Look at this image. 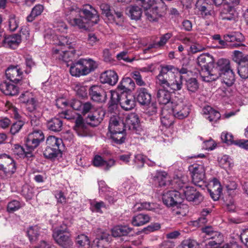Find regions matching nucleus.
Returning <instances> with one entry per match:
<instances>
[{"instance_id": "obj_42", "label": "nucleus", "mask_w": 248, "mask_h": 248, "mask_svg": "<svg viewBox=\"0 0 248 248\" xmlns=\"http://www.w3.org/2000/svg\"><path fill=\"white\" fill-rule=\"evenodd\" d=\"M219 77L222 78V82L227 86H231L234 81V74L232 70L221 74Z\"/></svg>"}, {"instance_id": "obj_39", "label": "nucleus", "mask_w": 248, "mask_h": 248, "mask_svg": "<svg viewBox=\"0 0 248 248\" xmlns=\"http://www.w3.org/2000/svg\"><path fill=\"white\" fill-rule=\"evenodd\" d=\"M172 33L168 32L165 33L160 37L159 41L156 43L150 45L147 48L143 50V53H146L150 49L152 48H156L159 46H164L168 41L171 37Z\"/></svg>"}, {"instance_id": "obj_49", "label": "nucleus", "mask_w": 248, "mask_h": 248, "mask_svg": "<svg viewBox=\"0 0 248 248\" xmlns=\"http://www.w3.org/2000/svg\"><path fill=\"white\" fill-rule=\"evenodd\" d=\"M186 85L189 92L195 93L199 89V83L195 78H190L186 81Z\"/></svg>"}, {"instance_id": "obj_33", "label": "nucleus", "mask_w": 248, "mask_h": 248, "mask_svg": "<svg viewBox=\"0 0 248 248\" xmlns=\"http://www.w3.org/2000/svg\"><path fill=\"white\" fill-rule=\"evenodd\" d=\"M217 66L213 69H216L215 72L219 74L226 72L227 71L232 70L230 61L226 59H220L218 60L217 63Z\"/></svg>"}, {"instance_id": "obj_35", "label": "nucleus", "mask_w": 248, "mask_h": 248, "mask_svg": "<svg viewBox=\"0 0 248 248\" xmlns=\"http://www.w3.org/2000/svg\"><path fill=\"white\" fill-rule=\"evenodd\" d=\"M174 118L175 117L173 113L171 114L165 109L162 110V116L160 118L161 122L162 124L166 127H169L173 124Z\"/></svg>"}, {"instance_id": "obj_47", "label": "nucleus", "mask_w": 248, "mask_h": 248, "mask_svg": "<svg viewBox=\"0 0 248 248\" xmlns=\"http://www.w3.org/2000/svg\"><path fill=\"white\" fill-rule=\"evenodd\" d=\"M44 10V7L41 4L36 5L32 9L31 12L29 16L27 17L28 22L32 21L34 18L40 15Z\"/></svg>"}, {"instance_id": "obj_56", "label": "nucleus", "mask_w": 248, "mask_h": 248, "mask_svg": "<svg viewBox=\"0 0 248 248\" xmlns=\"http://www.w3.org/2000/svg\"><path fill=\"white\" fill-rule=\"evenodd\" d=\"M202 232L209 236V238L215 239L220 236V233L214 230L211 226H206L202 229Z\"/></svg>"}, {"instance_id": "obj_2", "label": "nucleus", "mask_w": 248, "mask_h": 248, "mask_svg": "<svg viewBox=\"0 0 248 248\" xmlns=\"http://www.w3.org/2000/svg\"><path fill=\"white\" fill-rule=\"evenodd\" d=\"M158 75L156 77V83L160 86L173 91H178L183 87L184 76L175 74L177 68L172 65H161Z\"/></svg>"}, {"instance_id": "obj_16", "label": "nucleus", "mask_w": 248, "mask_h": 248, "mask_svg": "<svg viewBox=\"0 0 248 248\" xmlns=\"http://www.w3.org/2000/svg\"><path fill=\"white\" fill-rule=\"evenodd\" d=\"M105 113L101 108H95L87 117L89 124L93 126L98 125L103 120Z\"/></svg>"}, {"instance_id": "obj_26", "label": "nucleus", "mask_w": 248, "mask_h": 248, "mask_svg": "<svg viewBox=\"0 0 248 248\" xmlns=\"http://www.w3.org/2000/svg\"><path fill=\"white\" fill-rule=\"evenodd\" d=\"M137 101L142 105H148L151 101V95L145 88H140L137 90Z\"/></svg>"}, {"instance_id": "obj_52", "label": "nucleus", "mask_w": 248, "mask_h": 248, "mask_svg": "<svg viewBox=\"0 0 248 248\" xmlns=\"http://www.w3.org/2000/svg\"><path fill=\"white\" fill-rule=\"evenodd\" d=\"M40 142V141L28 136L26 141V150L32 153V151L39 146Z\"/></svg>"}, {"instance_id": "obj_19", "label": "nucleus", "mask_w": 248, "mask_h": 248, "mask_svg": "<svg viewBox=\"0 0 248 248\" xmlns=\"http://www.w3.org/2000/svg\"><path fill=\"white\" fill-rule=\"evenodd\" d=\"M124 124L125 130L127 128L130 130L137 132L140 128V122L139 117L134 113L129 114L126 117Z\"/></svg>"}, {"instance_id": "obj_12", "label": "nucleus", "mask_w": 248, "mask_h": 248, "mask_svg": "<svg viewBox=\"0 0 248 248\" xmlns=\"http://www.w3.org/2000/svg\"><path fill=\"white\" fill-rule=\"evenodd\" d=\"M89 95L91 99L98 103L105 102L107 100V94L103 85H93L89 89Z\"/></svg>"}, {"instance_id": "obj_50", "label": "nucleus", "mask_w": 248, "mask_h": 248, "mask_svg": "<svg viewBox=\"0 0 248 248\" xmlns=\"http://www.w3.org/2000/svg\"><path fill=\"white\" fill-rule=\"evenodd\" d=\"M111 138L113 141L117 144H122L124 142L125 140V133L124 131H114L110 132Z\"/></svg>"}, {"instance_id": "obj_1", "label": "nucleus", "mask_w": 248, "mask_h": 248, "mask_svg": "<svg viewBox=\"0 0 248 248\" xmlns=\"http://www.w3.org/2000/svg\"><path fill=\"white\" fill-rule=\"evenodd\" d=\"M65 15L71 25L79 29H85L87 24L93 26L99 21L97 11L90 5L80 9L74 4L66 10Z\"/></svg>"}, {"instance_id": "obj_5", "label": "nucleus", "mask_w": 248, "mask_h": 248, "mask_svg": "<svg viewBox=\"0 0 248 248\" xmlns=\"http://www.w3.org/2000/svg\"><path fill=\"white\" fill-rule=\"evenodd\" d=\"M46 147L43 152L46 158L54 159L61 153V148L63 147L62 139L55 136H49L46 140Z\"/></svg>"}, {"instance_id": "obj_6", "label": "nucleus", "mask_w": 248, "mask_h": 248, "mask_svg": "<svg viewBox=\"0 0 248 248\" xmlns=\"http://www.w3.org/2000/svg\"><path fill=\"white\" fill-rule=\"evenodd\" d=\"M70 234L66 225L63 224L54 229L53 237L56 242L64 248H70L73 244Z\"/></svg>"}, {"instance_id": "obj_48", "label": "nucleus", "mask_w": 248, "mask_h": 248, "mask_svg": "<svg viewBox=\"0 0 248 248\" xmlns=\"http://www.w3.org/2000/svg\"><path fill=\"white\" fill-rule=\"evenodd\" d=\"M4 168L0 170H3L5 173H13L16 170V163L12 158L8 159L7 161H5Z\"/></svg>"}, {"instance_id": "obj_31", "label": "nucleus", "mask_w": 248, "mask_h": 248, "mask_svg": "<svg viewBox=\"0 0 248 248\" xmlns=\"http://www.w3.org/2000/svg\"><path fill=\"white\" fill-rule=\"evenodd\" d=\"M154 179L158 183L160 186L170 185L171 183L168 178V174L163 170H156Z\"/></svg>"}, {"instance_id": "obj_7", "label": "nucleus", "mask_w": 248, "mask_h": 248, "mask_svg": "<svg viewBox=\"0 0 248 248\" xmlns=\"http://www.w3.org/2000/svg\"><path fill=\"white\" fill-rule=\"evenodd\" d=\"M171 112L175 118L183 119L187 117L190 112V106L187 101L183 98L177 100L173 99L171 102Z\"/></svg>"}, {"instance_id": "obj_30", "label": "nucleus", "mask_w": 248, "mask_h": 248, "mask_svg": "<svg viewBox=\"0 0 248 248\" xmlns=\"http://www.w3.org/2000/svg\"><path fill=\"white\" fill-rule=\"evenodd\" d=\"M188 180L186 176H182L181 177H177L174 178L172 181L171 182L170 185L172 186L174 190L179 191L183 193V190L186 189V187L188 186L187 183Z\"/></svg>"}, {"instance_id": "obj_57", "label": "nucleus", "mask_w": 248, "mask_h": 248, "mask_svg": "<svg viewBox=\"0 0 248 248\" xmlns=\"http://www.w3.org/2000/svg\"><path fill=\"white\" fill-rule=\"evenodd\" d=\"M248 55H244L243 53L238 50H234L233 52L232 59L236 62L238 63V65L241 64L242 61H244L245 59L248 58Z\"/></svg>"}, {"instance_id": "obj_45", "label": "nucleus", "mask_w": 248, "mask_h": 248, "mask_svg": "<svg viewBox=\"0 0 248 248\" xmlns=\"http://www.w3.org/2000/svg\"><path fill=\"white\" fill-rule=\"evenodd\" d=\"M13 152L15 154L17 155L20 157H26L30 158L33 156V154L30 153L26 148L24 149L19 145H15L13 149Z\"/></svg>"}, {"instance_id": "obj_24", "label": "nucleus", "mask_w": 248, "mask_h": 248, "mask_svg": "<svg viewBox=\"0 0 248 248\" xmlns=\"http://www.w3.org/2000/svg\"><path fill=\"white\" fill-rule=\"evenodd\" d=\"M135 88V84L132 79L126 77L123 78L118 86L117 90L121 93L132 92Z\"/></svg>"}, {"instance_id": "obj_22", "label": "nucleus", "mask_w": 248, "mask_h": 248, "mask_svg": "<svg viewBox=\"0 0 248 248\" xmlns=\"http://www.w3.org/2000/svg\"><path fill=\"white\" fill-rule=\"evenodd\" d=\"M208 191L214 201H216L219 199L222 192V188L220 183L217 179H214L211 182L208 188Z\"/></svg>"}, {"instance_id": "obj_29", "label": "nucleus", "mask_w": 248, "mask_h": 248, "mask_svg": "<svg viewBox=\"0 0 248 248\" xmlns=\"http://www.w3.org/2000/svg\"><path fill=\"white\" fill-rule=\"evenodd\" d=\"M171 93L166 89H159L156 93V99L160 104H171Z\"/></svg>"}, {"instance_id": "obj_4", "label": "nucleus", "mask_w": 248, "mask_h": 248, "mask_svg": "<svg viewBox=\"0 0 248 248\" xmlns=\"http://www.w3.org/2000/svg\"><path fill=\"white\" fill-rule=\"evenodd\" d=\"M97 62L91 59H80L73 62L70 68L72 76L79 77L93 71L97 67Z\"/></svg>"}, {"instance_id": "obj_41", "label": "nucleus", "mask_w": 248, "mask_h": 248, "mask_svg": "<svg viewBox=\"0 0 248 248\" xmlns=\"http://www.w3.org/2000/svg\"><path fill=\"white\" fill-rule=\"evenodd\" d=\"M120 105L124 110L128 111L134 108L135 106V101L132 96H126L121 99Z\"/></svg>"}, {"instance_id": "obj_14", "label": "nucleus", "mask_w": 248, "mask_h": 248, "mask_svg": "<svg viewBox=\"0 0 248 248\" xmlns=\"http://www.w3.org/2000/svg\"><path fill=\"white\" fill-rule=\"evenodd\" d=\"M230 3H223V8L220 12V16L222 20L230 21L236 20L238 16V14L230 4Z\"/></svg>"}, {"instance_id": "obj_58", "label": "nucleus", "mask_w": 248, "mask_h": 248, "mask_svg": "<svg viewBox=\"0 0 248 248\" xmlns=\"http://www.w3.org/2000/svg\"><path fill=\"white\" fill-rule=\"evenodd\" d=\"M132 154L130 152H126L118 156V160L121 162V163H124L128 165H131L132 159L131 156Z\"/></svg>"}, {"instance_id": "obj_38", "label": "nucleus", "mask_w": 248, "mask_h": 248, "mask_svg": "<svg viewBox=\"0 0 248 248\" xmlns=\"http://www.w3.org/2000/svg\"><path fill=\"white\" fill-rule=\"evenodd\" d=\"M56 37L57 40L54 43L56 46L54 48H58L59 49L68 48V49H71V48H73L71 42L67 37L64 36H60Z\"/></svg>"}, {"instance_id": "obj_51", "label": "nucleus", "mask_w": 248, "mask_h": 248, "mask_svg": "<svg viewBox=\"0 0 248 248\" xmlns=\"http://www.w3.org/2000/svg\"><path fill=\"white\" fill-rule=\"evenodd\" d=\"M219 164L224 169H228L233 166L232 159L227 155H224L219 160Z\"/></svg>"}, {"instance_id": "obj_25", "label": "nucleus", "mask_w": 248, "mask_h": 248, "mask_svg": "<svg viewBox=\"0 0 248 248\" xmlns=\"http://www.w3.org/2000/svg\"><path fill=\"white\" fill-rule=\"evenodd\" d=\"M74 128L79 136L86 137L90 134L88 125L83 122L82 119L80 117L76 118Z\"/></svg>"}, {"instance_id": "obj_43", "label": "nucleus", "mask_w": 248, "mask_h": 248, "mask_svg": "<svg viewBox=\"0 0 248 248\" xmlns=\"http://www.w3.org/2000/svg\"><path fill=\"white\" fill-rule=\"evenodd\" d=\"M237 70L238 73L241 78L246 79L248 78V58H246L238 65Z\"/></svg>"}, {"instance_id": "obj_62", "label": "nucleus", "mask_w": 248, "mask_h": 248, "mask_svg": "<svg viewBox=\"0 0 248 248\" xmlns=\"http://www.w3.org/2000/svg\"><path fill=\"white\" fill-rule=\"evenodd\" d=\"M100 9L102 11V13L108 18V20H114V15L112 14L110 12L109 6L106 3L101 4Z\"/></svg>"}, {"instance_id": "obj_17", "label": "nucleus", "mask_w": 248, "mask_h": 248, "mask_svg": "<svg viewBox=\"0 0 248 248\" xmlns=\"http://www.w3.org/2000/svg\"><path fill=\"white\" fill-rule=\"evenodd\" d=\"M5 75L10 81L17 83L22 78L23 72L18 65L11 66L6 70Z\"/></svg>"}, {"instance_id": "obj_23", "label": "nucleus", "mask_w": 248, "mask_h": 248, "mask_svg": "<svg viewBox=\"0 0 248 248\" xmlns=\"http://www.w3.org/2000/svg\"><path fill=\"white\" fill-rule=\"evenodd\" d=\"M94 166L100 167L105 170H108L115 165V161L113 159L105 160L100 155H96L93 160Z\"/></svg>"}, {"instance_id": "obj_64", "label": "nucleus", "mask_w": 248, "mask_h": 248, "mask_svg": "<svg viewBox=\"0 0 248 248\" xmlns=\"http://www.w3.org/2000/svg\"><path fill=\"white\" fill-rule=\"evenodd\" d=\"M28 137H31V138H32L33 139L37 140L38 141L40 142L43 141L45 139V136L42 131L39 130H34L31 133L29 134Z\"/></svg>"}, {"instance_id": "obj_10", "label": "nucleus", "mask_w": 248, "mask_h": 248, "mask_svg": "<svg viewBox=\"0 0 248 248\" xmlns=\"http://www.w3.org/2000/svg\"><path fill=\"white\" fill-rule=\"evenodd\" d=\"M195 10L198 14L204 18L214 16L215 15L213 5L208 0H198L195 4Z\"/></svg>"}, {"instance_id": "obj_3", "label": "nucleus", "mask_w": 248, "mask_h": 248, "mask_svg": "<svg viewBox=\"0 0 248 248\" xmlns=\"http://www.w3.org/2000/svg\"><path fill=\"white\" fill-rule=\"evenodd\" d=\"M197 63L201 67L200 75L202 80L211 82L219 78V74L215 72L213 69L214 59L208 53L202 54L197 58Z\"/></svg>"}, {"instance_id": "obj_8", "label": "nucleus", "mask_w": 248, "mask_h": 248, "mask_svg": "<svg viewBox=\"0 0 248 248\" xmlns=\"http://www.w3.org/2000/svg\"><path fill=\"white\" fill-rule=\"evenodd\" d=\"M142 7L145 9L147 19L150 21H155L161 16L158 10L155 0H140Z\"/></svg>"}, {"instance_id": "obj_55", "label": "nucleus", "mask_w": 248, "mask_h": 248, "mask_svg": "<svg viewBox=\"0 0 248 248\" xmlns=\"http://www.w3.org/2000/svg\"><path fill=\"white\" fill-rule=\"evenodd\" d=\"M76 243L79 247H88L90 245V241L87 235L81 234L77 237Z\"/></svg>"}, {"instance_id": "obj_32", "label": "nucleus", "mask_w": 248, "mask_h": 248, "mask_svg": "<svg viewBox=\"0 0 248 248\" xmlns=\"http://www.w3.org/2000/svg\"><path fill=\"white\" fill-rule=\"evenodd\" d=\"M0 90L6 95L13 96L18 93L17 87L7 82H3L0 84Z\"/></svg>"}, {"instance_id": "obj_37", "label": "nucleus", "mask_w": 248, "mask_h": 248, "mask_svg": "<svg viewBox=\"0 0 248 248\" xmlns=\"http://www.w3.org/2000/svg\"><path fill=\"white\" fill-rule=\"evenodd\" d=\"M63 122L61 119L54 118L47 123V128L54 132H59L62 128Z\"/></svg>"}, {"instance_id": "obj_44", "label": "nucleus", "mask_w": 248, "mask_h": 248, "mask_svg": "<svg viewBox=\"0 0 248 248\" xmlns=\"http://www.w3.org/2000/svg\"><path fill=\"white\" fill-rule=\"evenodd\" d=\"M173 208V214L180 215L182 217L186 216L189 211L188 205L186 204H182L181 202L175 205V207Z\"/></svg>"}, {"instance_id": "obj_13", "label": "nucleus", "mask_w": 248, "mask_h": 248, "mask_svg": "<svg viewBox=\"0 0 248 248\" xmlns=\"http://www.w3.org/2000/svg\"><path fill=\"white\" fill-rule=\"evenodd\" d=\"M183 198L185 197L186 200L193 202L195 204H198L203 200V197L194 187L186 186V189L183 190L181 194Z\"/></svg>"}, {"instance_id": "obj_40", "label": "nucleus", "mask_w": 248, "mask_h": 248, "mask_svg": "<svg viewBox=\"0 0 248 248\" xmlns=\"http://www.w3.org/2000/svg\"><path fill=\"white\" fill-rule=\"evenodd\" d=\"M150 221L149 216L143 214H139L133 217L132 220V224L135 226L143 225Z\"/></svg>"}, {"instance_id": "obj_18", "label": "nucleus", "mask_w": 248, "mask_h": 248, "mask_svg": "<svg viewBox=\"0 0 248 248\" xmlns=\"http://www.w3.org/2000/svg\"><path fill=\"white\" fill-rule=\"evenodd\" d=\"M108 129L110 132L114 131H124V124L123 120L117 114H113L110 116Z\"/></svg>"}, {"instance_id": "obj_21", "label": "nucleus", "mask_w": 248, "mask_h": 248, "mask_svg": "<svg viewBox=\"0 0 248 248\" xmlns=\"http://www.w3.org/2000/svg\"><path fill=\"white\" fill-rule=\"evenodd\" d=\"M224 40L227 42L233 43L230 46L232 47H237L244 46L242 42L244 41V37L239 32H233L224 35Z\"/></svg>"}, {"instance_id": "obj_46", "label": "nucleus", "mask_w": 248, "mask_h": 248, "mask_svg": "<svg viewBox=\"0 0 248 248\" xmlns=\"http://www.w3.org/2000/svg\"><path fill=\"white\" fill-rule=\"evenodd\" d=\"M40 228L37 225L31 226L27 231V234L30 241L35 240L40 235Z\"/></svg>"}, {"instance_id": "obj_59", "label": "nucleus", "mask_w": 248, "mask_h": 248, "mask_svg": "<svg viewBox=\"0 0 248 248\" xmlns=\"http://www.w3.org/2000/svg\"><path fill=\"white\" fill-rule=\"evenodd\" d=\"M123 186L126 190L129 192V194L133 193L136 189L137 186L135 182L130 180L125 181L123 183Z\"/></svg>"}, {"instance_id": "obj_27", "label": "nucleus", "mask_w": 248, "mask_h": 248, "mask_svg": "<svg viewBox=\"0 0 248 248\" xmlns=\"http://www.w3.org/2000/svg\"><path fill=\"white\" fill-rule=\"evenodd\" d=\"M21 41L20 35L16 34L5 37L3 40V44L6 47L15 49L17 47Z\"/></svg>"}, {"instance_id": "obj_34", "label": "nucleus", "mask_w": 248, "mask_h": 248, "mask_svg": "<svg viewBox=\"0 0 248 248\" xmlns=\"http://www.w3.org/2000/svg\"><path fill=\"white\" fill-rule=\"evenodd\" d=\"M111 236L106 232H100L97 237L94 240L93 243L98 247L105 248L106 244L111 240Z\"/></svg>"}, {"instance_id": "obj_54", "label": "nucleus", "mask_w": 248, "mask_h": 248, "mask_svg": "<svg viewBox=\"0 0 248 248\" xmlns=\"http://www.w3.org/2000/svg\"><path fill=\"white\" fill-rule=\"evenodd\" d=\"M146 158L141 154H137L134 156L133 159H132L131 165H135L137 168H141L145 163Z\"/></svg>"}, {"instance_id": "obj_60", "label": "nucleus", "mask_w": 248, "mask_h": 248, "mask_svg": "<svg viewBox=\"0 0 248 248\" xmlns=\"http://www.w3.org/2000/svg\"><path fill=\"white\" fill-rule=\"evenodd\" d=\"M21 207L20 202L17 200H13L9 202L7 206V210L8 212H14Z\"/></svg>"}, {"instance_id": "obj_36", "label": "nucleus", "mask_w": 248, "mask_h": 248, "mask_svg": "<svg viewBox=\"0 0 248 248\" xmlns=\"http://www.w3.org/2000/svg\"><path fill=\"white\" fill-rule=\"evenodd\" d=\"M126 13L132 19L138 20L142 15V10L139 6L131 5L126 9Z\"/></svg>"}, {"instance_id": "obj_28", "label": "nucleus", "mask_w": 248, "mask_h": 248, "mask_svg": "<svg viewBox=\"0 0 248 248\" xmlns=\"http://www.w3.org/2000/svg\"><path fill=\"white\" fill-rule=\"evenodd\" d=\"M203 114L205 118L211 122H216L220 118L219 112L210 106L204 107L202 109Z\"/></svg>"}, {"instance_id": "obj_63", "label": "nucleus", "mask_w": 248, "mask_h": 248, "mask_svg": "<svg viewBox=\"0 0 248 248\" xmlns=\"http://www.w3.org/2000/svg\"><path fill=\"white\" fill-rule=\"evenodd\" d=\"M53 27L55 31L61 32H66L67 30V27L66 24L62 21H58L55 22Z\"/></svg>"}, {"instance_id": "obj_53", "label": "nucleus", "mask_w": 248, "mask_h": 248, "mask_svg": "<svg viewBox=\"0 0 248 248\" xmlns=\"http://www.w3.org/2000/svg\"><path fill=\"white\" fill-rule=\"evenodd\" d=\"M157 207V205L154 203H150L147 202H144L140 203H137L135 205V208L139 210H154Z\"/></svg>"}, {"instance_id": "obj_61", "label": "nucleus", "mask_w": 248, "mask_h": 248, "mask_svg": "<svg viewBox=\"0 0 248 248\" xmlns=\"http://www.w3.org/2000/svg\"><path fill=\"white\" fill-rule=\"evenodd\" d=\"M105 204L103 202H93L91 203V209L93 212L102 213L101 208H105Z\"/></svg>"}, {"instance_id": "obj_20", "label": "nucleus", "mask_w": 248, "mask_h": 248, "mask_svg": "<svg viewBox=\"0 0 248 248\" xmlns=\"http://www.w3.org/2000/svg\"><path fill=\"white\" fill-rule=\"evenodd\" d=\"M118 80L117 74L113 70H107L103 72L100 76V81L102 83H107L111 86L115 85Z\"/></svg>"}, {"instance_id": "obj_9", "label": "nucleus", "mask_w": 248, "mask_h": 248, "mask_svg": "<svg viewBox=\"0 0 248 248\" xmlns=\"http://www.w3.org/2000/svg\"><path fill=\"white\" fill-rule=\"evenodd\" d=\"M192 182L196 186L202 187L204 183L205 168L202 164H193L189 167Z\"/></svg>"}, {"instance_id": "obj_15", "label": "nucleus", "mask_w": 248, "mask_h": 248, "mask_svg": "<svg viewBox=\"0 0 248 248\" xmlns=\"http://www.w3.org/2000/svg\"><path fill=\"white\" fill-rule=\"evenodd\" d=\"M68 48H53V56L56 59L63 61L65 62H68L72 60L75 53V50L71 48V49L67 50Z\"/></svg>"}, {"instance_id": "obj_11", "label": "nucleus", "mask_w": 248, "mask_h": 248, "mask_svg": "<svg viewBox=\"0 0 248 248\" xmlns=\"http://www.w3.org/2000/svg\"><path fill=\"white\" fill-rule=\"evenodd\" d=\"M182 200L181 192L176 190L167 191L162 197L163 203L167 206L172 207H175V205L181 202Z\"/></svg>"}]
</instances>
